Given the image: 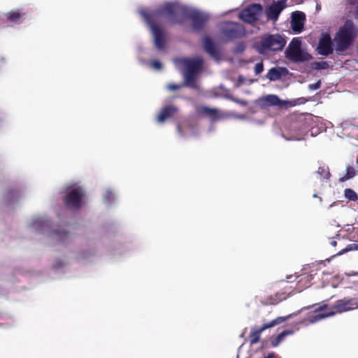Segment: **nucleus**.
Returning <instances> with one entry per match:
<instances>
[{"mask_svg":"<svg viewBox=\"0 0 358 358\" xmlns=\"http://www.w3.org/2000/svg\"><path fill=\"white\" fill-rule=\"evenodd\" d=\"M320 87V82L318 81L315 84L310 85L309 88L313 90H317Z\"/></svg>","mask_w":358,"mask_h":358,"instance_id":"26","label":"nucleus"},{"mask_svg":"<svg viewBox=\"0 0 358 358\" xmlns=\"http://www.w3.org/2000/svg\"><path fill=\"white\" fill-rule=\"evenodd\" d=\"M176 111V109L173 107H168L162 110L157 116V121L159 123H162L167 118L170 117L172 114Z\"/></svg>","mask_w":358,"mask_h":358,"instance_id":"19","label":"nucleus"},{"mask_svg":"<svg viewBox=\"0 0 358 358\" xmlns=\"http://www.w3.org/2000/svg\"><path fill=\"white\" fill-rule=\"evenodd\" d=\"M163 12L173 22H180L188 12L196 13V15L201 14L200 11H196L192 8L190 9L187 6L180 4L178 2L166 3L164 6Z\"/></svg>","mask_w":358,"mask_h":358,"instance_id":"4","label":"nucleus"},{"mask_svg":"<svg viewBox=\"0 0 358 358\" xmlns=\"http://www.w3.org/2000/svg\"><path fill=\"white\" fill-rule=\"evenodd\" d=\"M257 101L262 107L269 106H285L289 103L288 101L280 100L277 96L273 94L265 96L259 99Z\"/></svg>","mask_w":358,"mask_h":358,"instance_id":"12","label":"nucleus"},{"mask_svg":"<svg viewBox=\"0 0 358 358\" xmlns=\"http://www.w3.org/2000/svg\"><path fill=\"white\" fill-rule=\"evenodd\" d=\"M285 44L286 40L280 34L266 35L255 48L260 54L266 55L270 51L281 50Z\"/></svg>","mask_w":358,"mask_h":358,"instance_id":"2","label":"nucleus"},{"mask_svg":"<svg viewBox=\"0 0 358 358\" xmlns=\"http://www.w3.org/2000/svg\"><path fill=\"white\" fill-rule=\"evenodd\" d=\"M224 34L228 37H234L243 34V29L237 24L235 23H227L225 24V27L223 28Z\"/></svg>","mask_w":358,"mask_h":358,"instance_id":"14","label":"nucleus"},{"mask_svg":"<svg viewBox=\"0 0 358 358\" xmlns=\"http://www.w3.org/2000/svg\"><path fill=\"white\" fill-rule=\"evenodd\" d=\"M202 64V60L199 58L193 59H180L178 61L179 67L183 68L185 73V78L188 84H189V74L198 71Z\"/></svg>","mask_w":358,"mask_h":358,"instance_id":"8","label":"nucleus"},{"mask_svg":"<svg viewBox=\"0 0 358 358\" xmlns=\"http://www.w3.org/2000/svg\"><path fill=\"white\" fill-rule=\"evenodd\" d=\"M305 15L301 12H295L292 15L291 27L295 32H301L303 27Z\"/></svg>","mask_w":358,"mask_h":358,"instance_id":"13","label":"nucleus"},{"mask_svg":"<svg viewBox=\"0 0 358 358\" xmlns=\"http://www.w3.org/2000/svg\"><path fill=\"white\" fill-rule=\"evenodd\" d=\"M287 73V71L285 68L282 67H275L271 69L267 75L266 77L268 79H269L271 81L278 80L280 78L281 76L286 75Z\"/></svg>","mask_w":358,"mask_h":358,"instance_id":"17","label":"nucleus"},{"mask_svg":"<svg viewBox=\"0 0 358 358\" xmlns=\"http://www.w3.org/2000/svg\"><path fill=\"white\" fill-rule=\"evenodd\" d=\"M294 333L292 330H286L281 332L278 336H272L270 338V342L272 347H277L283 340L284 338L288 336L291 335Z\"/></svg>","mask_w":358,"mask_h":358,"instance_id":"18","label":"nucleus"},{"mask_svg":"<svg viewBox=\"0 0 358 358\" xmlns=\"http://www.w3.org/2000/svg\"><path fill=\"white\" fill-rule=\"evenodd\" d=\"M345 196L351 201H356L357 199V194L350 189H346L345 190Z\"/></svg>","mask_w":358,"mask_h":358,"instance_id":"21","label":"nucleus"},{"mask_svg":"<svg viewBox=\"0 0 358 358\" xmlns=\"http://www.w3.org/2000/svg\"><path fill=\"white\" fill-rule=\"evenodd\" d=\"M167 87L170 90H176L179 88V86L176 85H169Z\"/></svg>","mask_w":358,"mask_h":358,"instance_id":"27","label":"nucleus"},{"mask_svg":"<svg viewBox=\"0 0 358 358\" xmlns=\"http://www.w3.org/2000/svg\"><path fill=\"white\" fill-rule=\"evenodd\" d=\"M354 35L353 24L350 21L346 22L344 25L340 28L334 38V42L338 46V48L341 50L345 48L350 43Z\"/></svg>","mask_w":358,"mask_h":358,"instance_id":"5","label":"nucleus"},{"mask_svg":"<svg viewBox=\"0 0 358 358\" xmlns=\"http://www.w3.org/2000/svg\"><path fill=\"white\" fill-rule=\"evenodd\" d=\"M206 50L210 52V54H213L212 51H211V49L210 47H208L207 45H206Z\"/></svg>","mask_w":358,"mask_h":358,"instance_id":"28","label":"nucleus"},{"mask_svg":"<svg viewBox=\"0 0 358 358\" xmlns=\"http://www.w3.org/2000/svg\"><path fill=\"white\" fill-rule=\"evenodd\" d=\"M293 315H296V314H290L285 317H278L275 319L270 321L269 322L264 323L259 328L252 329V331L249 335L250 344L252 345L257 343L260 340L261 334L264 331L285 322L289 318H291Z\"/></svg>","mask_w":358,"mask_h":358,"instance_id":"6","label":"nucleus"},{"mask_svg":"<svg viewBox=\"0 0 358 358\" xmlns=\"http://www.w3.org/2000/svg\"><path fill=\"white\" fill-rule=\"evenodd\" d=\"M32 227L34 229L38 231V232L47 235H52L51 232L50 231V224L46 220H37L34 222Z\"/></svg>","mask_w":358,"mask_h":358,"instance_id":"15","label":"nucleus"},{"mask_svg":"<svg viewBox=\"0 0 358 358\" xmlns=\"http://www.w3.org/2000/svg\"><path fill=\"white\" fill-rule=\"evenodd\" d=\"M151 30L152 32L155 46L159 49L162 48L165 42L163 32L160 29L155 25L151 26Z\"/></svg>","mask_w":358,"mask_h":358,"instance_id":"16","label":"nucleus"},{"mask_svg":"<svg viewBox=\"0 0 358 358\" xmlns=\"http://www.w3.org/2000/svg\"><path fill=\"white\" fill-rule=\"evenodd\" d=\"M262 13V9L260 5L253 4L247 8L244 9L239 14V17L246 22H253L256 21Z\"/></svg>","mask_w":358,"mask_h":358,"instance_id":"9","label":"nucleus"},{"mask_svg":"<svg viewBox=\"0 0 358 358\" xmlns=\"http://www.w3.org/2000/svg\"><path fill=\"white\" fill-rule=\"evenodd\" d=\"M151 66L156 70H159L162 68V64L159 61H153L151 63Z\"/></svg>","mask_w":358,"mask_h":358,"instance_id":"25","label":"nucleus"},{"mask_svg":"<svg viewBox=\"0 0 358 358\" xmlns=\"http://www.w3.org/2000/svg\"><path fill=\"white\" fill-rule=\"evenodd\" d=\"M319 54L327 55L332 52L331 37L327 34H323L317 47Z\"/></svg>","mask_w":358,"mask_h":358,"instance_id":"11","label":"nucleus"},{"mask_svg":"<svg viewBox=\"0 0 358 358\" xmlns=\"http://www.w3.org/2000/svg\"><path fill=\"white\" fill-rule=\"evenodd\" d=\"M285 57L294 62H308L312 59L311 55L302 46L299 38H293L285 51Z\"/></svg>","mask_w":358,"mask_h":358,"instance_id":"3","label":"nucleus"},{"mask_svg":"<svg viewBox=\"0 0 358 358\" xmlns=\"http://www.w3.org/2000/svg\"><path fill=\"white\" fill-rule=\"evenodd\" d=\"M327 304L324 303L315 309V314L310 315L308 317V321L310 323H315L326 317L334 316L337 313L351 310L358 308L357 303L352 299H341L338 300L331 308V310L325 313H320L321 311L327 309Z\"/></svg>","mask_w":358,"mask_h":358,"instance_id":"1","label":"nucleus"},{"mask_svg":"<svg viewBox=\"0 0 358 358\" xmlns=\"http://www.w3.org/2000/svg\"><path fill=\"white\" fill-rule=\"evenodd\" d=\"M286 292H275L273 296H271L268 303L274 305L280 302L281 301L285 299L287 296H285Z\"/></svg>","mask_w":358,"mask_h":358,"instance_id":"20","label":"nucleus"},{"mask_svg":"<svg viewBox=\"0 0 358 358\" xmlns=\"http://www.w3.org/2000/svg\"><path fill=\"white\" fill-rule=\"evenodd\" d=\"M84 196L85 192L80 187H71L67 189L64 201L71 208H78L83 203Z\"/></svg>","mask_w":358,"mask_h":358,"instance_id":"7","label":"nucleus"},{"mask_svg":"<svg viewBox=\"0 0 358 358\" xmlns=\"http://www.w3.org/2000/svg\"><path fill=\"white\" fill-rule=\"evenodd\" d=\"M263 69H264V66H263L262 63H257L255 65V70L256 73H257V74L260 73L261 72L263 71Z\"/></svg>","mask_w":358,"mask_h":358,"instance_id":"24","label":"nucleus"},{"mask_svg":"<svg viewBox=\"0 0 358 358\" xmlns=\"http://www.w3.org/2000/svg\"><path fill=\"white\" fill-rule=\"evenodd\" d=\"M355 174V173L354 169L351 168V167H349V168L347 169L346 176H344L343 178H342L341 180L342 181L348 180V179L352 178V177H354Z\"/></svg>","mask_w":358,"mask_h":358,"instance_id":"23","label":"nucleus"},{"mask_svg":"<svg viewBox=\"0 0 358 358\" xmlns=\"http://www.w3.org/2000/svg\"><path fill=\"white\" fill-rule=\"evenodd\" d=\"M20 18L21 16L20 13L16 11H12L8 13V19L10 21L18 22H20Z\"/></svg>","mask_w":358,"mask_h":358,"instance_id":"22","label":"nucleus"},{"mask_svg":"<svg viewBox=\"0 0 358 358\" xmlns=\"http://www.w3.org/2000/svg\"><path fill=\"white\" fill-rule=\"evenodd\" d=\"M286 6V0L277 1L270 6L266 10L267 17L269 20H276L282 10Z\"/></svg>","mask_w":358,"mask_h":358,"instance_id":"10","label":"nucleus"},{"mask_svg":"<svg viewBox=\"0 0 358 358\" xmlns=\"http://www.w3.org/2000/svg\"><path fill=\"white\" fill-rule=\"evenodd\" d=\"M273 357H274V354L271 353V354H268L265 358H273Z\"/></svg>","mask_w":358,"mask_h":358,"instance_id":"29","label":"nucleus"}]
</instances>
